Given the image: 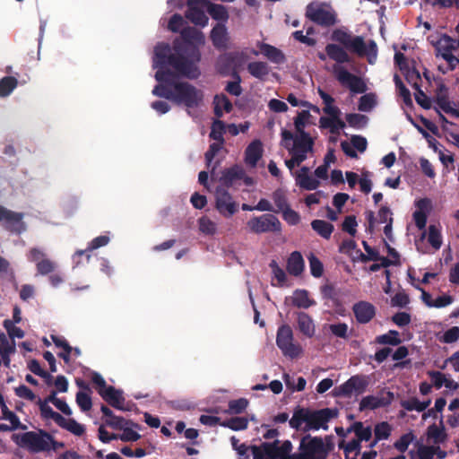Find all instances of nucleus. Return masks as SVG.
Segmentation results:
<instances>
[{
  "instance_id": "nucleus-23",
  "label": "nucleus",
  "mask_w": 459,
  "mask_h": 459,
  "mask_svg": "<svg viewBox=\"0 0 459 459\" xmlns=\"http://www.w3.org/2000/svg\"><path fill=\"white\" fill-rule=\"evenodd\" d=\"M212 44L217 48H226L230 43V36L224 24L218 23L211 32Z\"/></svg>"
},
{
  "instance_id": "nucleus-62",
  "label": "nucleus",
  "mask_w": 459,
  "mask_h": 459,
  "mask_svg": "<svg viewBox=\"0 0 459 459\" xmlns=\"http://www.w3.org/2000/svg\"><path fill=\"white\" fill-rule=\"evenodd\" d=\"M419 459H433L436 454L435 446L420 445L417 450Z\"/></svg>"
},
{
  "instance_id": "nucleus-12",
  "label": "nucleus",
  "mask_w": 459,
  "mask_h": 459,
  "mask_svg": "<svg viewBox=\"0 0 459 459\" xmlns=\"http://www.w3.org/2000/svg\"><path fill=\"white\" fill-rule=\"evenodd\" d=\"M215 207L224 217L230 218L238 212V205L224 189L218 187L215 193Z\"/></svg>"
},
{
  "instance_id": "nucleus-11",
  "label": "nucleus",
  "mask_w": 459,
  "mask_h": 459,
  "mask_svg": "<svg viewBox=\"0 0 459 459\" xmlns=\"http://www.w3.org/2000/svg\"><path fill=\"white\" fill-rule=\"evenodd\" d=\"M187 6L186 18L195 25L205 27L208 24V17L205 14V11H208V1L188 0Z\"/></svg>"
},
{
  "instance_id": "nucleus-32",
  "label": "nucleus",
  "mask_w": 459,
  "mask_h": 459,
  "mask_svg": "<svg viewBox=\"0 0 459 459\" xmlns=\"http://www.w3.org/2000/svg\"><path fill=\"white\" fill-rule=\"evenodd\" d=\"M244 177V170L238 166H234L223 171L220 181L225 186H231L237 180Z\"/></svg>"
},
{
  "instance_id": "nucleus-36",
  "label": "nucleus",
  "mask_w": 459,
  "mask_h": 459,
  "mask_svg": "<svg viewBox=\"0 0 459 459\" xmlns=\"http://www.w3.org/2000/svg\"><path fill=\"white\" fill-rule=\"evenodd\" d=\"M100 410L103 415L107 418L105 421L108 426L117 429H122L123 424L127 423L124 418L115 416L113 411L108 406L102 404Z\"/></svg>"
},
{
  "instance_id": "nucleus-24",
  "label": "nucleus",
  "mask_w": 459,
  "mask_h": 459,
  "mask_svg": "<svg viewBox=\"0 0 459 459\" xmlns=\"http://www.w3.org/2000/svg\"><path fill=\"white\" fill-rule=\"evenodd\" d=\"M436 109L438 113L445 112L451 115L454 117L459 118V110L455 108V105L451 102L444 94H439L436 99ZM440 119L446 122L443 115L439 114Z\"/></svg>"
},
{
  "instance_id": "nucleus-43",
  "label": "nucleus",
  "mask_w": 459,
  "mask_h": 459,
  "mask_svg": "<svg viewBox=\"0 0 459 459\" xmlns=\"http://www.w3.org/2000/svg\"><path fill=\"white\" fill-rule=\"evenodd\" d=\"M208 13L218 21L226 22L229 18L225 7L221 4H212L208 2Z\"/></svg>"
},
{
  "instance_id": "nucleus-64",
  "label": "nucleus",
  "mask_w": 459,
  "mask_h": 459,
  "mask_svg": "<svg viewBox=\"0 0 459 459\" xmlns=\"http://www.w3.org/2000/svg\"><path fill=\"white\" fill-rule=\"evenodd\" d=\"M283 219L291 225H296L299 223L300 218L298 212L290 209L289 206L286 207L283 211H281Z\"/></svg>"
},
{
  "instance_id": "nucleus-5",
  "label": "nucleus",
  "mask_w": 459,
  "mask_h": 459,
  "mask_svg": "<svg viewBox=\"0 0 459 459\" xmlns=\"http://www.w3.org/2000/svg\"><path fill=\"white\" fill-rule=\"evenodd\" d=\"M13 439L17 445L32 453L50 451L51 435L46 431H28L14 435Z\"/></svg>"
},
{
  "instance_id": "nucleus-47",
  "label": "nucleus",
  "mask_w": 459,
  "mask_h": 459,
  "mask_svg": "<svg viewBox=\"0 0 459 459\" xmlns=\"http://www.w3.org/2000/svg\"><path fill=\"white\" fill-rule=\"evenodd\" d=\"M391 426L386 421L377 423L374 429V434L375 437H377V440L387 439L391 435Z\"/></svg>"
},
{
  "instance_id": "nucleus-57",
  "label": "nucleus",
  "mask_w": 459,
  "mask_h": 459,
  "mask_svg": "<svg viewBox=\"0 0 459 459\" xmlns=\"http://www.w3.org/2000/svg\"><path fill=\"white\" fill-rule=\"evenodd\" d=\"M223 142L216 141L212 143L205 153L207 166L210 167L215 155L222 149Z\"/></svg>"
},
{
  "instance_id": "nucleus-58",
  "label": "nucleus",
  "mask_w": 459,
  "mask_h": 459,
  "mask_svg": "<svg viewBox=\"0 0 459 459\" xmlns=\"http://www.w3.org/2000/svg\"><path fill=\"white\" fill-rule=\"evenodd\" d=\"M308 261L312 275L315 277H320L323 273L322 263L313 254L309 255Z\"/></svg>"
},
{
  "instance_id": "nucleus-41",
  "label": "nucleus",
  "mask_w": 459,
  "mask_h": 459,
  "mask_svg": "<svg viewBox=\"0 0 459 459\" xmlns=\"http://www.w3.org/2000/svg\"><path fill=\"white\" fill-rule=\"evenodd\" d=\"M351 429L355 432L357 439L361 441H368L372 437V429L370 427H364L360 421L355 422L351 426Z\"/></svg>"
},
{
  "instance_id": "nucleus-19",
  "label": "nucleus",
  "mask_w": 459,
  "mask_h": 459,
  "mask_svg": "<svg viewBox=\"0 0 459 459\" xmlns=\"http://www.w3.org/2000/svg\"><path fill=\"white\" fill-rule=\"evenodd\" d=\"M256 48H258L259 54H262L269 61L274 64L281 65L285 62V56L275 47L266 43L257 42Z\"/></svg>"
},
{
  "instance_id": "nucleus-27",
  "label": "nucleus",
  "mask_w": 459,
  "mask_h": 459,
  "mask_svg": "<svg viewBox=\"0 0 459 459\" xmlns=\"http://www.w3.org/2000/svg\"><path fill=\"white\" fill-rule=\"evenodd\" d=\"M31 259L37 263L38 272L41 274H47L54 271L55 264L44 257V254L38 249H32Z\"/></svg>"
},
{
  "instance_id": "nucleus-10",
  "label": "nucleus",
  "mask_w": 459,
  "mask_h": 459,
  "mask_svg": "<svg viewBox=\"0 0 459 459\" xmlns=\"http://www.w3.org/2000/svg\"><path fill=\"white\" fill-rule=\"evenodd\" d=\"M247 228L254 233L278 232L281 230L280 221L272 214L253 217L247 221Z\"/></svg>"
},
{
  "instance_id": "nucleus-38",
  "label": "nucleus",
  "mask_w": 459,
  "mask_h": 459,
  "mask_svg": "<svg viewBox=\"0 0 459 459\" xmlns=\"http://www.w3.org/2000/svg\"><path fill=\"white\" fill-rule=\"evenodd\" d=\"M428 440H432L435 444L443 443L446 438L444 427H438L436 424L429 426L427 429Z\"/></svg>"
},
{
  "instance_id": "nucleus-60",
  "label": "nucleus",
  "mask_w": 459,
  "mask_h": 459,
  "mask_svg": "<svg viewBox=\"0 0 459 459\" xmlns=\"http://www.w3.org/2000/svg\"><path fill=\"white\" fill-rule=\"evenodd\" d=\"M1 411H2V418L5 420H8L12 424H17L22 426V423L16 414L10 411L6 406V403H0Z\"/></svg>"
},
{
  "instance_id": "nucleus-50",
  "label": "nucleus",
  "mask_w": 459,
  "mask_h": 459,
  "mask_svg": "<svg viewBox=\"0 0 459 459\" xmlns=\"http://www.w3.org/2000/svg\"><path fill=\"white\" fill-rule=\"evenodd\" d=\"M367 45L360 37H352L346 48L355 52L359 56H363Z\"/></svg>"
},
{
  "instance_id": "nucleus-61",
  "label": "nucleus",
  "mask_w": 459,
  "mask_h": 459,
  "mask_svg": "<svg viewBox=\"0 0 459 459\" xmlns=\"http://www.w3.org/2000/svg\"><path fill=\"white\" fill-rule=\"evenodd\" d=\"M360 449H361V445H360L359 440H358L356 438V439H352V440L349 441L343 446V450L346 455V459H349L348 455L351 453H353V452H355V457L353 459H357L356 457L360 453Z\"/></svg>"
},
{
  "instance_id": "nucleus-52",
  "label": "nucleus",
  "mask_w": 459,
  "mask_h": 459,
  "mask_svg": "<svg viewBox=\"0 0 459 459\" xmlns=\"http://www.w3.org/2000/svg\"><path fill=\"white\" fill-rule=\"evenodd\" d=\"M414 435L412 433L403 434L398 440L394 444V446L401 453H404L410 444L413 441Z\"/></svg>"
},
{
  "instance_id": "nucleus-26",
  "label": "nucleus",
  "mask_w": 459,
  "mask_h": 459,
  "mask_svg": "<svg viewBox=\"0 0 459 459\" xmlns=\"http://www.w3.org/2000/svg\"><path fill=\"white\" fill-rule=\"evenodd\" d=\"M418 210L413 213V220L415 225L419 230H424L427 223V211L430 207V201L428 199H421L417 203Z\"/></svg>"
},
{
  "instance_id": "nucleus-28",
  "label": "nucleus",
  "mask_w": 459,
  "mask_h": 459,
  "mask_svg": "<svg viewBox=\"0 0 459 459\" xmlns=\"http://www.w3.org/2000/svg\"><path fill=\"white\" fill-rule=\"evenodd\" d=\"M15 342L9 339L4 333L0 334V354L3 363L8 367L10 364V355L14 352Z\"/></svg>"
},
{
  "instance_id": "nucleus-53",
  "label": "nucleus",
  "mask_w": 459,
  "mask_h": 459,
  "mask_svg": "<svg viewBox=\"0 0 459 459\" xmlns=\"http://www.w3.org/2000/svg\"><path fill=\"white\" fill-rule=\"evenodd\" d=\"M459 339V327L453 326L444 332L443 335L439 338L442 342L453 343Z\"/></svg>"
},
{
  "instance_id": "nucleus-39",
  "label": "nucleus",
  "mask_w": 459,
  "mask_h": 459,
  "mask_svg": "<svg viewBox=\"0 0 459 459\" xmlns=\"http://www.w3.org/2000/svg\"><path fill=\"white\" fill-rule=\"evenodd\" d=\"M311 226L315 231L325 238H330L333 230V226L331 223L322 220L313 221Z\"/></svg>"
},
{
  "instance_id": "nucleus-4",
  "label": "nucleus",
  "mask_w": 459,
  "mask_h": 459,
  "mask_svg": "<svg viewBox=\"0 0 459 459\" xmlns=\"http://www.w3.org/2000/svg\"><path fill=\"white\" fill-rule=\"evenodd\" d=\"M319 95L323 100V112L325 114L319 119L320 127L328 129L333 134H339L345 127V122L342 119V111L333 104L334 100L330 95L323 91H319Z\"/></svg>"
},
{
  "instance_id": "nucleus-8",
  "label": "nucleus",
  "mask_w": 459,
  "mask_h": 459,
  "mask_svg": "<svg viewBox=\"0 0 459 459\" xmlns=\"http://www.w3.org/2000/svg\"><path fill=\"white\" fill-rule=\"evenodd\" d=\"M425 240L434 251L439 250L443 245L441 226L437 224L429 225L427 230L422 231L420 237L415 240L417 250L423 254L429 253L425 246Z\"/></svg>"
},
{
  "instance_id": "nucleus-2",
  "label": "nucleus",
  "mask_w": 459,
  "mask_h": 459,
  "mask_svg": "<svg viewBox=\"0 0 459 459\" xmlns=\"http://www.w3.org/2000/svg\"><path fill=\"white\" fill-rule=\"evenodd\" d=\"M310 114L307 110L300 112L294 122L296 133L283 130L281 132V143L286 148L291 158L285 161L286 167L292 169L304 161L313 152V140L303 129L308 123Z\"/></svg>"
},
{
  "instance_id": "nucleus-15",
  "label": "nucleus",
  "mask_w": 459,
  "mask_h": 459,
  "mask_svg": "<svg viewBox=\"0 0 459 459\" xmlns=\"http://www.w3.org/2000/svg\"><path fill=\"white\" fill-rule=\"evenodd\" d=\"M92 381L98 385V391L104 400L108 402H119L125 399L122 392L115 390L112 386H108L100 375L94 374Z\"/></svg>"
},
{
  "instance_id": "nucleus-13",
  "label": "nucleus",
  "mask_w": 459,
  "mask_h": 459,
  "mask_svg": "<svg viewBox=\"0 0 459 459\" xmlns=\"http://www.w3.org/2000/svg\"><path fill=\"white\" fill-rule=\"evenodd\" d=\"M334 73L338 81L343 85L348 87L352 92L361 93L366 91V85L364 82L351 74L346 69L342 66H335Z\"/></svg>"
},
{
  "instance_id": "nucleus-51",
  "label": "nucleus",
  "mask_w": 459,
  "mask_h": 459,
  "mask_svg": "<svg viewBox=\"0 0 459 459\" xmlns=\"http://www.w3.org/2000/svg\"><path fill=\"white\" fill-rule=\"evenodd\" d=\"M346 120L351 126L355 128H362L366 126L368 123V117L360 114H348Z\"/></svg>"
},
{
  "instance_id": "nucleus-34",
  "label": "nucleus",
  "mask_w": 459,
  "mask_h": 459,
  "mask_svg": "<svg viewBox=\"0 0 459 459\" xmlns=\"http://www.w3.org/2000/svg\"><path fill=\"white\" fill-rule=\"evenodd\" d=\"M288 272L293 275H299L304 269V261L299 252H293L287 264Z\"/></svg>"
},
{
  "instance_id": "nucleus-46",
  "label": "nucleus",
  "mask_w": 459,
  "mask_h": 459,
  "mask_svg": "<svg viewBox=\"0 0 459 459\" xmlns=\"http://www.w3.org/2000/svg\"><path fill=\"white\" fill-rule=\"evenodd\" d=\"M199 230L206 235H214L217 232V225L207 217H202L198 220Z\"/></svg>"
},
{
  "instance_id": "nucleus-55",
  "label": "nucleus",
  "mask_w": 459,
  "mask_h": 459,
  "mask_svg": "<svg viewBox=\"0 0 459 459\" xmlns=\"http://www.w3.org/2000/svg\"><path fill=\"white\" fill-rule=\"evenodd\" d=\"M278 440H274L272 443L264 442L262 443V447L266 455L270 459H277L279 458L278 454Z\"/></svg>"
},
{
  "instance_id": "nucleus-33",
  "label": "nucleus",
  "mask_w": 459,
  "mask_h": 459,
  "mask_svg": "<svg viewBox=\"0 0 459 459\" xmlns=\"http://www.w3.org/2000/svg\"><path fill=\"white\" fill-rule=\"evenodd\" d=\"M39 405V410L41 416L45 420H52L55 423H56L59 427L62 428L63 424L65 422V418H64L60 413L55 411L50 406L49 403H38Z\"/></svg>"
},
{
  "instance_id": "nucleus-20",
  "label": "nucleus",
  "mask_w": 459,
  "mask_h": 459,
  "mask_svg": "<svg viewBox=\"0 0 459 459\" xmlns=\"http://www.w3.org/2000/svg\"><path fill=\"white\" fill-rule=\"evenodd\" d=\"M263 144L261 141H253L245 151V162L250 168H255L263 156Z\"/></svg>"
},
{
  "instance_id": "nucleus-48",
  "label": "nucleus",
  "mask_w": 459,
  "mask_h": 459,
  "mask_svg": "<svg viewBox=\"0 0 459 459\" xmlns=\"http://www.w3.org/2000/svg\"><path fill=\"white\" fill-rule=\"evenodd\" d=\"M17 85V81L13 77H4L0 81V97L9 95Z\"/></svg>"
},
{
  "instance_id": "nucleus-49",
  "label": "nucleus",
  "mask_w": 459,
  "mask_h": 459,
  "mask_svg": "<svg viewBox=\"0 0 459 459\" xmlns=\"http://www.w3.org/2000/svg\"><path fill=\"white\" fill-rule=\"evenodd\" d=\"M62 428L78 437L82 436L85 431L84 427L74 419H66Z\"/></svg>"
},
{
  "instance_id": "nucleus-7",
  "label": "nucleus",
  "mask_w": 459,
  "mask_h": 459,
  "mask_svg": "<svg viewBox=\"0 0 459 459\" xmlns=\"http://www.w3.org/2000/svg\"><path fill=\"white\" fill-rule=\"evenodd\" d=\"M436 50L448 65L450 69L459 65V40L449 36H441L436 43Z\"/></svg>"
},
{
  "instance_id": "nucleus-42",
  "label": "nucleus",
  "mask_w": 459,
  "mask_h": 459,
  "mask_svg": "<svg viewBox=\"0 0 459 459\" xmlns=\"http://www.w3.org/2000/svg\"><path fill=\"white\" fill-rule=\"evenodd\" d=\"M214 103L215 114L218 117H221L224 113L230 112L232 108L230 101L225 96H217L214 100Z\"/></svg>"
},
{
  "instance_id": "nucleus-1",
  "label": "nucleus",
  "mask_w": 459,
  "mask_h": 459,
  "mask_svg": "<svg viewBox=\"0 0 459 459\" xmlns=\"http://www.w3.org/2000/svg\"><path fill=\"white\" fill-rule=\"evenodd\" d=\"M184 46L176 47L179 58L171 56L168 45L159 44L155 48L153 65L159 70L155 78L160 82L152 93L159 97L171 100L186 108L198 107L204 99L203 92L188 82H178L171 74L163 71L167 65L173 67L178 74L189 78H196L199 74L196 63L200 60L198 48L204 44V34L195 28H186L181 31Z\"/></svg>"
},
{
  "instance_id": "nucleus-25",
  "label": "nucleus",
  "mask_w": 459,
  "mask_h": 459,
  "mask_svg": "<svg viewBox=\"0 0 459 459\" xmlns=\"http://www.w3.org/2000/svg\"><path fill=\"white\" fill-rule=\"evenodd\" d=\"M308 172L309 170L307 167L301 168L294 174L296 182L302 188L314 190L318 186L319 182L317 179L309 175Z\"/></svg>"
},
{
  "instance_id": "nucleus-22",
  "label": "nucleus",
  "mask_w": 459,
  "mask_h": 459,
  "mask_svg": "<svg viewBox=\"0 0 459 459\" xmlns=\"http://www.w3.org/2000/svg\"><path fill=\"white\" fill-rule=\"evenodd\" d=\"M287 300H290L293 306L303 309L309 308L316 304V300L305 290H296L290 297L287 298Z\"/></svg>"
},
{
  "instance_id": "nucleus-35",
  "label": "nucleus",
  "mask_w": 459,
  "mask_h": 459,
  "mask_svg": "<svg viewBox=\"0 0 459 459\" xmlns=\"http://www.w3.org/2000/svg\"><path fill=\"white\" fill-rule=\"evenodd\" d=\"M248 421L249 420L247 417L236 416L231 417L230 419H228L226 420H223L221 423V426L230 429L235 431H238L246 429L248 426Z\"/></svg>"
},
{
  "instance_id": "nucleus-9",
  "label": "nucleus",
  "mask_w": 459,
  "mask_h": 459,
  "mask_svg": "<svg viewBox=\"0 0 459 459\" xmlns=\"http://www.w3.org/2000/svg\"><path fill=\"white\" fill-rule=\"evenodd\" d=\"M306 14L307 18L318 24L332 25L335 22L333 10L325 4L311 3L307 7Z\"/></svg>"
},
{
  "instance_id": "nucleus-6",
  "label": "nucleus",
  "mask_w": 459,
  "mask_h": 459,
  "mask_svg": "<svg viewBox=\"0 0 459 459\" xmlns=\"http://www.w3.org/2000/svg\"><path fill=\"white\" fill-rule=\"evenodd\" d=\"M276 344L285 357L296 359L303 353L301 345L295 342L293 331L288 325H282L278 328Z\"/></svg>"
},
{
  "instance_id": "nucleus-37",
  "label": "nucleus",
  "mask_w": 459,
  "mask_h": 459,
  "mask_svg": "<svg viewBox=\"0 0 459 459\" xmlns=\"http://www.w3.org/2000/svg\"><path fill=\"white\" fill-rule=\"evenodd\" d=\"M325 50L327 55L336 62L345 63L350 61L348 54L337 45L329 44Z\"/></svg>"
},
{
  "instance_id": "nucleus-30",
  "label": "nucleus",
  "mask_w": 459,
  "mask_h": 459,
  "mask_svg": "<svg viewBox=\"0 0 459 459\" xmlns=\"http://www.w3.org/2000/svg\"><path fill=\"white\" fill-rule=\"evenodd\" d=\"M5 221L10 227L16 231L23 230L22 215L0 207V221Z\"/></svg>"
},
{
  "instance_id": "nucleus-40",
  "label": "nucleus",
  "mask_w": 459,
  "mask_h": 459,
  "mask_svg": "<svg viewBox=\"0 0 459 459\" xmlns=\"http://www.w3.org/2000/svg\"><path fill=\"white\" fill-rule=\"evenodd\" d=\"M259 55L258 50L255 48H247L242 49L241 51L236 52L231 59L235 65H240L243 63H245L247 60H248L251 56H257Z\"/></svg>"
},
{
  "instance_id": "nucleus-3",
  "label": "nucleus",
  "mask_w": 459,
  "mask_h": 459,
  "mask_svg": "<svg viewBox=\"0 0 459 459\" xmlns=\"http://www.w3.org/2000/svg\"><path fill=\"white\" fill-rule=\"evenodd\" d=\"M337 408H324L320 410H310L297 406L294 410L291 419L289 420L290 426L294 429H299L303 423L307 429H328V422L338 417Z\"/></svg>"
},
{
  "instance_id": "nucleus-63",
  "label": "nucleus",
  "mask_w": 459,
  "mask_h": 459,
  "mask_svg": "<svg viewBox=\"0 0 459 459\" xmlns=\"http://www.w3.org/2000/svg\"><path fill=\"white\" fill-rule=\"evenodd\" d=\"M329 329H330L331 333L337 337H341V338L347 337L348 325L344 323L330 325Z\"/></svg>"
},
{
  "instance_id": "nucleus-21",
  "label": "nucleus",
  "mask_w": 459,
  "mask_h": 459,
  "mask_svg": "<svg viewBox=\"0 0 459 459\" xmlns=\"http://www.w3.org/2000/svg\"><path fill=\"white\" fill-rule=\"evenodd\" d=\"M353 312L359 323L366 324L374 317L376 309L372 304L360 301L353 306Z\"/></svg>"
},
{
  "instance_id": "nucleus-17",
  "label": "nucleus",
  "mask_w": 459,
  "mask_h": 459,
  "mask_svg": "<svg viewBox=\"0 0 459 459\" xmlns=\"http://www.w3.org/2000/svg\"><path fill=\"white\" fill-rule=\"evenodd\" d=\"M297 329L306 337L312 338L316 333V325L313 318L305 312L296 314Z\"/></svg>"
},
{
  "instance_id": "nucleus-16",
  "label": "nucleus",
  "mask_w": 459,
  "mask_h": 459,
  "mask_svg": "<svg viewBox=\"0 0 459 459\" xmlns=\"http://www.w3.org/2000/svg\"><path fill=\"white\" fill-rule=\"evenodd\" d=\"M395 63L403 72L407 81L415 88H418V82L420 80V73L414 67H410L403 54L398 52L394 56Z\"/></svg>"
},
{
  "instance_id": "nucleus-54",
  "label": "nucleus",
  "mask_w": 459,
  "mask_h": 459,
  "mask_svg": "<svg viewBox=\"0 0 459 459\" xmlns=\"http://www.w3.org/2000/svg\"><path fill=\"white\" fill-rule=\"evenodd\" d=\"M126 423L123 424V432L119 436V439L124 442H134L141 438V435L132 429L131 428H126L125 425Z\"/></svg>"
},
{
  "instance_id": "nucleus-31",
  "label": "nucleus",
  "mask_w": 459,
  "mask_h": 459,
  "mask_svg": "<svg viewBox=\"0 0 459 459\" xmlns=\"http://www.w3.org/2000/svg\"><path fill=\"white\" fill-rule=\"evenodd\" d=\"M247 405L248 403H228L227 409H222L220 406H216L214 408L206 409L204 411L213 414L228 413L232 415H238L246 411Z\"/></svg>"
},
{
  "instance_id": "nucleus-29",
  "label": "nucleus",
  "mask_w": 459,
  "mask_h": 459,
  "mask_svg": "<svg viewBox=\"0 0 459 459\" xmlns=\"http://www.w3.org/2000/svg\"><path fill=\"white\" fill-rule=\"evenodd\" d=\"M365 251L367 252V255H364L359 250H356V255L358 257L360 258L361 261L367 262V261H378L380 262L382 266H388L389 263L387 262V258L380 256L378 253L371 248L366 241L362 242Z\"/></svg>"
},
{
  "instance_id": "nucleus-44",
  "label": "nucleus",
  "mask_w": 459,
  "mask_h": 459,
  "mask_svg": "<svg viewBox=\"0 0 459 459\" xmlns=\"http://www.w3.org/2000/svg\"><path fill=\"white\" fill-rule=\"evenodd\" d=\"M377 105V97L373 93H368L360 97L359 109L363 112H368Z\"/></svg>"
},
{
  "instance_id": "nucleus-59",
  "label": "nucleus",
  "mask_w": 459,
  "mask_h": 459,
  "mask_svg": "<svg viewBox=\"0 0 459 459\" xmlns=\"http://www.w3.org/2000/svg\"><path fill=\"white\" fill-rule=\"evenodd\" d=\"M4 326L7 330L11 340L13 338H22L24 336L23 331L21 328L16 327L12 320H4Z\"/></svg>"
},
{
  "instance_id": "nucleus-18",
  "label": "nucleus",
  "mask_w": 459,
  "mask_h": 459,
  "mask_svg": "<svg viewBox=\"0 0 459 459\" xmlns=\"http://www.w3.org/2000/svg\"><path fill=\"white\" fill-rule=\"evenodd\" d=\"M247 70L251 76L262 82L267 81L271 74L276 76L275 74L271 73L269 65L262 61L250 62L247 66Z\"/></svg>"
},
{
  "instance_id": "nucleus-14",
  "label": "nucleus",
  "mask_w": 459,
  "mask_h": 459,
  "mask_svg": "<svg viewBox=\"0 0 459 459\" xmlns=\"http://www.w3.org/2000/svg\"><path fill=\"white\" fill-rule=\"evenodd\" d=\"M368 381L364 377H352L343 385L334 389L337 395L350 396L353 394H359L364 391Z\"/></svg>"
},
{
  "instance_id": "nucleus-45",
  "label": "nucleus",
  "mask_w": 459,
  "mask_h": 459,
  "mask_svg": "<svg viewBox=\"0 0 459 459\" xmlns=\"http://www.w3.org/2000/svg\"><path fill=\"white\" fill-rule=\"evenodd\" d=\"M376 341L380 344L390 345H397L401 342L399 333L394 330L389 331L387 333L377 336Z\"/></svg>"
},
{
  "instance_id": "nucleus-56",
  "label": "nucleus",
  "mask_w": 459,
  "mask_h": 459,
  "mask_svg": "<svg viewBox=\"0 0 459 459\" xmlns=\"http://www.w3.org/2000/svg\"><path fill=\"white\" fill-rule=\"evenodd\" d=\"M224 131H225L224 124L220 120L214 121L212 126L210 136H211V138H212L215 141L223 142L222 134H223Z\"/></svg>"
}]
</instances>
